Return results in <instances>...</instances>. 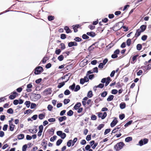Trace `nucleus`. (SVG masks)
Segmentation results:
<instances>
[{"instance_id":"obj_61","label":"nucleus","mask_w":151,"mask_h":151,"mask_svg":"<svg viewBox=\"0 0 151 151\" xmlns=\"http://www.w3.org/2000/svg\"><path fill=\"white\" fill-rule=\"evenodd\" d=\"M27 146L26 145H24L22 147V151H26Z\"/></svg>"},{"instance_id":"obj_22","label":"nucleus","mask_w":151,"mask_h":151,"mask_svg":"<svg viewBox=\"0 0 151 151\" xmlns=\"http://www.w3.org/2000/svg\"><path fill=\"white\" fill-rule=\"evenodd\" d=\"M66 119V117L65 116H64L60 117L58 119V120L60 122H62L63 121L65 120Z\"/></svg>"},{"instance_id":"obj_49","label":"nucleus","mask_w":151,"mask_h":151,"mask_svg":"<svg viewBox=\"0 0 151 151\" xmlns=\"http://www.w3.org/2000/svg\"><path fill=\"white\" fill-rule=\"evenodd\" d=\"M57 137L56 136H54L53 137H51L50 139V141L51 142H54L56 139Z\"/></svg>"},{"instance_id":"obj_43","label":"nucleus","mask_w":151,"mask_h":151,"mask_svg":"<svg viewBox=\"0 0 151 151\" xmlns=\"http://www.w3.org/2000/svg\"><path fill=\"white\" fill-rule=\"evenodd\" d=\"M75 86V84L74 83L72 85L70 86H69V88L71 89L72 90H73L74 89Z\"/></svg>"},{"instance_id":"obj_64","label":"nucleus","mask_w":151,"mask_h":151,"mask_svg":"<svg viewBox=\"0 0 151 151\" xmlns=\"http://www.w3.org/2000/svg\"><path fill=\"white\" fill-rule=\"evenodd\" d=\"M61 52L60 50L58 49L55 50V53L57 55H59Z\"/></svg>"},{"instance_id":"obj_21","label":"nucleus","mask_w":151,"mask_h":151,"mask_svg":"<svg viewBox=\"0 0 151 151\" xmlns=\"http://www.w3.org/2000/svg\"><path fill=\"white\" fill-rule=\"evenodd\" d=\"M51 89L49 88L45 89L44 91V92L46 93V94H51Z\"/></svg>"},{"instance_id":"obj_55","label":"nucleus","mask_w":151,"mask_h":151,"mask_svg":"<svg viewBox=\"0 0 151 151\" xmlns=\"http://www.w3.org/2000/svg\"><path fill=\"white\" fill-rule=\"evenodd\" d=\"M61 46V49L62 50H63L65 49V46L64 44L63 43H61L60 44Z\"/></svg>"},{"instance_id":"obj_12","label":"nucleus","mask_w":151,"mask_h":151,"mask_svg":"<svg viewBox=\"0 0 151 151\" xmlns=\"http://www.w3.org/2000/svg\"><path fill=\"white\" fill-rule=\"evenodd\" d=\"M69 80V78H68V79L65 81L60 83L58 86V88H61L65 84V83L67 82Z\"/></svg>"},{"instance_id":"obj_26","label":"nucleus","mask_w":151,"mask_h":151,"mask_svg":"<svg viewBox=\"0 0 151 151\" xmlns=\"http://www.w3.org/2000/svg\"><path fill=\"white\" fill-rule=\"evenodd\" d=\"M73 114V111L70 110L67 113V115L68 116H71Z\"/></svg>"},{"instance_id":"obj_7","label":"nucleus","mask_w":151,"mask_h":151,"mask_svg":"<svg viewBox=\"0 0 151 151\" xmlns=\"http://www.w3.org/2000/svg\"><path fill=\"white\" fill-rule=\"evenodd\" d=\"M11 93V95L9 96V99L11 100L14 99L16 96V95L17 94V93L16 91H14L12 92Z\"/></svg>"},{"instance_id":"obj_41","label":"nucleus","mask_w":151,"mask_h":151,"mask_svg":"<svg viewBox=\"0 0 151 151\" xmlns=\"http://www.w3.org/2000/svg\"><path fill=\"white\" fill-rule=\"evenodd\" d=\"M82 38L84 39H86L89 38V37L86 34H83L82 36Z\"/></svg>"},{"instance_id":"obj_3","label":"nucleus","mask_w":151,"mask_h":151,"mask_svg":"<svg viewBox=\"0 0 151 151\" xmlns=\"http://www.w3.org/2000/svg\"><path fill=\"white\" fill-rule=\"evenodd\" d=\"M56 133L58 136L60 137L61 138L63 139H64L66 137V135L65 134L63 133L61 131H58Z\"/></svg>"},{"instance_id":"obj_8","label":"nucleus","mask_w":151,"mask_h":151,"mask_svg":"<svg viewBox=\"0 0 151 151\" xmlns=\"http://www.w3.org/2000/svg\"><path fill=\"white\" fill-rule=\"evenodd\" d=\"M118 122V121L116 118H115L113 120L112 122H111L110 124V125L111 127H114Z\"/></svg>"},{"instance_id":"obj_4","label":"nucleus","mask_w":151,"mask_h":151,"mask_svg":"<svg viewBox=\"0 0 151 151\" xmlns=\"http://www.w3.org/2000/svg\"><path fill=\"white\" fill-rule=\"evenodd\" d=\"M33 98H32V100L36 101L39 99L41 97V95L39 94L34 93L33 95Z\"/></svg>"},{"instance_id":"obj_5","label":"nucleus","mask_w":151,"mask_h":151,"mask_svg":"<svg viewBox=\"0 0 151 151\" xmlns=\"http://www.w3.org/2000/svg\"><path fill=\"white\" fill-rule=\"evenodd\" d=\"M43 68L42 67L38 66L36 68L35 73V74H40Z\"/></svg>"},{"instance_id":"obj_6","label":"nucleus","mask_w":151,"mask_h":151,"mask_svg":"<svg viewBox=\"0 0 151 151\" xmlns=\"http://www.w3.org/2000/svg\"><path fill=\"white\" fill-rule=\"evenodd\" d=\"M98 116L99 118H101L102 119H104L107 116V114L106 112H104L103 113H98Z\"/></svg>"},{"instance_id":"obj_63","label":"nucleus","mask_w":151,"mask_h":151,"mask_svg":"<svg viewBox=\"0 0 151 151\" xmlns=\"http://www.w3.org/2000/svg\"><path fill=\"white\" fill-rule=\"evenodd\" d=\"M37 117V115L36 114L34 115L32 117V119L34 120H36Z\"/></svg>"},{"instance_id":"obj_29","label":"nucleus","mask_w":151,"mask_h":151,"mask_svg":"<svg viewBox=\"0 0 151 151\" xmlns=\"http://www.w3.org/2000/svg\"><path fill=\"white\" fill-rule=\"evenodd\" d=\"M132 139V138L131 137H128L125 138V141L127 142H129L131 141Z\"/></svg>"},{"instance_id":"obj_59","label":"nucleus","mask_w":151,"mask_h":151,"mask_svg":"<svg viewBox=\"0 0 151 151\" xmlns=\"http://www.w3.org/2000/svg\"><path fill=\"white\" fill-rule=\"evenodd\" d=\"M7 127H8L7 125V124L4 125L3 127V130L4 131H6L7 129Z\"/></svg>"},{"instance_id":"obj_1","label":"nucleus","mask_w":151,"mask_h":151,"mask_svg":"<svg viewBox=\"0 0 151 151\" xmlns=\"http://www.w3.org/2000/svg\"><path fill=\"white\" fill-rule=\"evenodd\" d=\"M124 144L123 142H120L117 143L114 146V148L116 151H118L122 149Z\"/></svg>"},{"instance_id":"obj_46","label":"nucleus","mask_w":151,"mask_h":151,"mask_svg":"<svg viewBox=\"0 0 151 151\" xmlns=\"http://www.w3.org/2000/svg\"><path fill=\"white\" fill-rule=\"evenodd\" d=\"M70 101V100L69 99H65L64 101V103L65 104H67Z\"/></svg>"},{"instance_id":"obj_25","label":"nucleus","mask_w":151,"mask_h":151,"mask_svg":"<svg viewBox=\"0 0 151 151\" xmlns=\"http://www.w3.org/2000/svg\"><path fill=\"white\" fill-rule=\"evenodd\" d=\"M114 96L112 95L109 96L107 99V101H109L112 100L114 98Z\"/></svg>"},{"instance_id":"obj_57","label":"nucleus","mask_w":151,"mask_h":151,"mask_svg":"<svg viewBox=\"0 0 151 151\" xmlns=\"http://www.w3.org/2000/svg\"><path fill=\"white\" fill-rule=\"evenodd\" d=\"M91 139V135H88L86 138V139L87 141H89Z\"/></svg>"},{"instance_id":"obj_50","label":"nucleus","mask_w":151,"mask_h":151,"mask_svg":"<svg viewBox=\"0 0 151 151\" xmlns=\"http://www.w3.org/2000/svg\"><path fill=\"white\" fill-rule=\"evenodd\" d=\"M132 120H130L127 123H126L124 125L125 127H127L128 126V125L131 124L132 123Z\"/></svg>"},{"instance_id":"obj_9","label":"nucleus","mask_w":151,"mask_h":151,"mask_svg":"<svg viewBox=\"0 0 151 151\" xmlns=\"http://www.w3.org/2000/svg\"><path fill=\"white\" fill-rule=\"evenodd\" d=\"M142 32V31H140V29H138L137 30L136 32V33L134 37H134H136L135 40L140 35Z\"/></svg>"},{"instance_id":"obj_27","label":"nucleus","mask_w":151,"mask_h":151,"mask_svg":"<svg viewBox=\"0 0 151 151\" xmlns=\"http://www.w3.org/2000/svg\"><path fill=\"white\" fill-rule=\"evenodd\" d=\"M93 96L92 92L91 91H89L87 94V96L89 98H91Z\"/></svg>"},{"instance_id":"obj_60","label":"nucleus","mask_w":151,"mask_h":151,"mask_svg":"<svg viewBox=\"0 0 151 151\" xmlns=\"http://www.w3.org/2000/svg\"><path fill=\"white\" fill-rule=\"evenodd\" d=\"M66 112V110H63V111H61L60 113V116H63L65 114Z\"/></svg>"},{"instance_id":"obj_30","label":"nucleus","mask_w":151,"mask_h":151,"mask_svg":"<svg viewBox=\"0 0 151 151\" xmlns=\"http://www.w3.org/2000/svg\"><path fill=\"white\" fill-rule=\"evenodd\" d=\"M64 59V56L63 55H61L59 56L58 58V59L60 61H62Z\"/></svg>"},{"instance_id":"obj_39","label":"nucleus","mask_w":151,"mask_h":151,"mask_svg":"<svg viewBox=\"0 0 151 151\" xmlns=\"http://www.w3.org/2000/svg\"><path fill=\"white\" fill-rule=\"evenodd\" d=\"M80 86L78 85H77L76 86V87L74 89V91L75 92L77 91L80 90Z\"/></svg>"},{"instance_id":"obj_33","label":"nucleus","mask_w":151,"mask_h":151,"mask_svg":"<svg viewBox=\"0 0 151 151\" xmlns=\"http://www.w3.org/2000/svg\"><path fill=\"white\" fill-rule=\"evenodd\" d=\"M127 45L129 46L131 44V40L130 39H128L127 41L126 42Z\"/></svg>"},{"instance_id":"obj_51","label":"nucleus","mask_w":151,"mask_h":151,"mask_svg":"<svg viewBox=\"0 0 151 151\" xmlns=\"http://www.w3.org/2000/svg\"><path fill=\"white\" fill-rule=\"evenodd\" d=\"M110 131V129H108L105 130L104 132V135H106L108 134Z\"/></svg>"},{"instance_id":"obj_34","label":"nucleus","mask_w":151,"mask_h":151,"mask_svg":"<svg viewBox=\"0 0 151 151\" xmlns=\"http://www.w3.org/2000/svg\"><path fill=\"white\" fill-rule=\"evenodd\" d=\"M7 112L9 114H12L13 113V111L12 108H10L7 110Z\"/></svg>"},{"instance_id":"obj_38","label":"nucleus","mask_w":151,"mask_h":151,"mask_svg":"<svg viewBox=\"0 0 151 151\" xmlns=\"http://www.w3.org/2000/svg\"><path fill=\"white\" fill-rule=\"evenodd\" d=\"M24 104L27 107H29L30 105V102L29 101H26Z\"/></svg>"},{"instance_id":"obj_23","label":"nucleus","mask_w":151,"mask_h":151,"mask_svg":"<svg viewBox=\"0 0 151 151\" xmlns=\"http://www.w3.org/2000/svg\"><path fill=\"white\" fill-rule=\"evenodd\" d=\"M24 137V135L23 134H20L18 135V139H23Z\"/></svg>"},{"instance_id":"obj_40","label":"nucleus","mask_w":151,"mask_h":151,"mask_svg":"<svg viewBox=\"0 0 151 151\" xmlns=\"http://www.w3.org/2000/svg\"><path fill=\"white\" fill-rule=\"evenodd\" d=\"M77 138H75L73 140H72V146H73L74 145L75 143L76 142L77 140Z\"/></svg>"},{"instance_id":"obj_15","label":"nucleus","mask_w":151,"mask_h":151,"mask_svg":"<svg viewBox=\"0 0 151 151\" xmlns=\"http://www.w3.org/2000/svg\"><path fill=\"white\" fill-rule=\"evenodd\" d=\"M81 104L80 103L78 102L75 105L74 107V108L75 110H77L79 109L80 107L81 106Z\"/></svg>"},{"instance_id":"obj_16","label":"nucleus","mask_w":151,"mask_h":151,"mask_svg":"<svg viewBox=\"0 0 151 151\" xmlns=\"http://www.w3.org/2000/svg\"><path fill=\"white\" fill-rule=\"evenodd\" d=\"M64 29L66 31V32L67 33H69L71 32V30L70 29L69 27L68 26L65 27Z\"/></svg>"},{"instance_id":"obj_32","label":"nucleus","mask_w":151,"mask_h":151,"mask_svg":"<svg viewBox=\"0 0 151 151\" xmlns=\"http://www.w3.org/2000/svg\"><path fill=\"white\" fill-rule=\"evenodd\" d=\"M63 140L61 139H58L56 145L57 146H59L62 142Z\"/></svg>"},{"instance_id":"obj_35","label":"nucleus","mask_w":151,"mask_h":151,"mask_svg":"<svg viewBox=\"0 0 151 151\" xmlns=\"http://www.w3.org/2000/svg\"><path fill=\"white\" fill-rule=\"evenodd\" d=\"M74 40L76 42H79L82 41V39L78 37H76Z\"/></svg>"},{"instance_id":"obj_47","label":"nucleus","mask_w":151,"mask_h":151,"mask_svg":"<svg viewBox=\"0 0 151 151\" xmlns=\"http://www.w3.org/2000/svg\"><path fill=\"white\" fill-rule=\"evenodd\" d=\"M104 84H103L100 83L99 84V85L97 86L96 87V88H102L104 86Z\"/></svg>"},{"instance_id":"obj_13","label":"nucleus","mask_w":151,"mask_h":151,"mask_svg":"<svg viewBox=\"0 0 151 151\" xmlns=\"http://www.w3.org/2000/svg\"><path fill=\"white\" fill-rule=\"evenodd\" d=\"M12 122H10L9 123L10 125V130L11 131H12L14 130V128L15 127V125L13 124Z\"/></svg>"},{"instance_id":"obj_62","label":"nucleus","mask_w":151,"mask_h":151,"mask_svg":"<svg viewBox=\"0 0 151 151\" xmlns=\"http://www.w3.org/2000/svg\"><path fill=\"white\" fill-rule=\"evenodd\" d=\"M125 117V115L124 114H123L121 115H119V117L120 119H123Z\"/></svg>"},{"instance_id":"obj_10","label":"nucleus","mask_w":151,"mask_h":151,"mask_svg":"<svg viewBox=\"0 0 151 151\" xmlns=\"http://www.w3.org/2000/svg\"><path fill=\"white\" fill-rule=\"evenodd\" d=\"M78 44L76 42H70L68 43V46L69 47H71L73 46H77Z\"/></svg>"},{"instance_id":"obj_54","label":"nucleus","mask_w":151,"mask_h":151,"mask_svg":"<svg viewBox=\"0 0 151 151\" xmlns=\"http://www.w3.org/2000/svg\"><path fill=\"white\" fill-rule=\"evenodd\" d=\"M36 105L34 103H32L31 104V106H30V108L31 109H33L36 106Z\"/></svg>"},{"instance_id":"obj_45","label":"nucleus","mask_w":151,"mask_h":151,"mask_svg":"<svg viewBox=\"0 0 151 151\" xmlns=\"http://www.w3.org/2000/svg\"><path fill=\"white\" fill-rule=\"evenodd\" d=\"M107 94V93L106 91H104L101 94V96L102 97H105Z\"/></svg>"},{"instance_id":"obj_24","label":"nucleus","mask_w":151,"mask_h":151,"mask_svg":"<svg viewBox=\"0 0 151 151\" xmlns=\"http://www.w3.org/2000/svg\"><path fill=\"white\" fill-rule=\"evenodd\" d=\"M126 104L125 103L122 102L120 104V107L121 109H124L125 107Z\"/></svg>"},{"instance_id":"obj_42","label":"nucleus","mask_w":151,"mask_h":151,"mask_svg":"<svg viewBox=\"0 0 151 151\" xmlns=\"http://www.w3.org/2000/svg\"><path fill=\"white\" fill-rule=\"evenodd\" d=\"M54 19V16H49L48 17V19L49 21H51Z\"/></svg>"},{"instance_id":"obj_53","label":"nucleus","mask_w":151,"mask_h":151,"mask_svg":"<svg viewBox=\"0 0 151 151\" xmlns=\"http://www.w3.org/2000/svg\"><path fill=\"white\" fill-rule=\"evenodd\" d=\"M48 121L50 122H54L55 121V118H51L49 119Z\"/></svg>"},{"instance_id":"obj_18","label":"nucleus","mask_w":151,"mask_h":151,"mask_svg":"<svg viewBox=\"0 0 151 151\" xmlns=\"http://www.w3.org/2000/svg\"><path fill=\"white\" fill-rule=\"evenodd\" d=\"M146 28V26L145 25H142L140 27V29L142 32H144Z\"/></svg>"},{"instance_id":"obj_28","label":"nucleus","mask_w":151,"mask_h":151,"mask_svg":"<svg viewBox=\"0 0 151 151\" xmlns=\"http://www.w3.org/2000/svg\"><path fill=\"white\" fill-rule=\"evenodd\" d=\"M29 131L30 132L33 134L36 133L37 132V130L36 129H29Z\"/></svg>"},{"instance_id":"obj_17","label":"nucleus","mask_w":151,"mask_h":151,"mask_svg":"<svg viewBox=\"0 0 151 151\" xmlns=\"http://www.w3.org/2000/svg\"><path fill=\"white\" fill-rule=\"evenodd\" d=\"M138 55H137L135 56H134L132 58V61H131V63L133 64H134L135 62V60H137V58L138 56Z\"/></svg>"},{"instance_id":"obj_20","label":"nucleus","mask_w":151,"mask_h":151,"mask_svg":"<svg viewBox=\"0 0 151 151\" xmlns=\"http://www.w3.org/2000/svg\"><path fill=\"white\" fill-rule=\"evenodd\" d=\"M106 83L105 84V86H106L109 83L110 81H111V78L109 77H108L106 79Z\"/></svg>"},{"instance_id":"obj_36","label":"nucleus","mask_w":151,"mask_h":151,"mask_svg":"<svg viewBox=\"0 0 151 151\" xmlns=\"http://www.w3.org/2000/svg\"><path fill=\"white\" fill-rule=\"evenodd\" d=\"M104 124H100L97 127V129L98 130H100L104 127Z\"/></svg>"},{"instance_id":"obj_44","label":"nucleus","mask_w":151,"mask_h":151,"mask_svg":"<svg viewBox=\"0 0 151 151\" xmlns=\"http://www.w3.org/2000/svg\"><path fill=\"white\" fill-rule=\"evenodd\" d=\"M147 36L146 35H143L141 38V39L143 41H145L146 40L147 38Z\"/></svg>"},{"instance_id":"obj_37","label":"nucleus","mask_w":151,"mask_h":151,"mask_svg":"<svg viewBox=\"0 0 151 151\" xmlns=\"http://www.w3.org/2000/svg\"><path fill=\"white\" fill-rule=\"evenodd\" d=\"M72 140H69L67 143V145L68 147H70L71 144L72 145Z\"/></svg>"},{"instance_id":"obj_11","label":"nucleus","mask_w":151,"mask_h":151,"mask_svg":"<svg viewBox=\"0 0 151 151\" xmlns=\"http://www.w3.org/2000/svg\"><path fill=\"white\" fill-rule=\"evenodd\" d=\"M32 85L31 84H29L27 85V89H26V91L28 92H31L32 91V90L31 89L32 87Z\"/></svg>"},{"instance_id":"obj_56","label":"nucleus","mask_w":151,"mask_h":151,"mask_svg":"<svg viewBox=\"0 0 151 151\" xmlns=\"http://www.w3.org/2000/svg\"><path fill=\"white\" fill-rule=\"evenodd\" d=\"M61 38L62 39H64L66 38V35L65 34H61L60 36Z\"/></svg>"},{"instance_id":"obj_14","label":"nucleus","mask_w":151,"mask_h":151,"mask_svg":"<svg viewBox=\"0 0 151 151\" xmlns=\"http://www.w3.org/2000/svg\"><path fill=\"white\" fill-rule=\"evenodd\" d=\"M86 34L87 35L90 36L92 37H94L96 35L95 33L93 32H88Z\"/></svg>"},{"instance_id":"obj_48","label":"nucleus","mask_w":151,"mask_h":151,"mask_svg":"<svg viewBox=\"0 0 151 151\" xmlns=\"http://www.w3.org/2000/svg\"><path fill=\"white\" fill-rule=\"evenodd\" d=\"M64 93L65 95H69L70 93V92L68 90H66L65 91Z\"/></svg>"},{"instance_id":"obj_19","label":"nucleus","mask_w":151,"mask_h":151,"mask_svg":"<svg viewBox=\"0 0 151 151\" xmlns=\"http://www.w3.org/2000/svg\"><path fill=\"white\" fill-rule=\"evenodd\" d=\"M45 116V114H40L38 116V117L40 119L42 120L44 119Z\"/></svg>"},{"instance_id":"obj_52","label":"nucleus","mask_w":151,"mask_h":151,"mask_svg":"<svg viewBox=\"0 0 151 151\" xmlns=\"http://www.w3.org/2000/svg\"><path fill=\"white\" fill-rule=\"evenodd\" d=\"M118 92V91L116 89H113L111 91V93L114 94H116Z\"/></svg>"},{"instance_id":"obj_31","label":"nucleus","mask_w":151,"mask_h":151,"mask_svg":"<svg viewBox=\"0 0 151 151\" xmlns=\"http://www.w3.org/2000/svg\"><path fill=\"white\" fill-rule=\"evenodd\" d=\"M142 48V46L140 44H138L137 46V49L138 50H140Z\"/></svg>"},{"instance_id":"obj_2","label":"nucleus","mask_w":151,"mask_h":151,"mask_svg":"<svg viewBox=\"0 0 151 151\" xmlns=\"http://www.w3.org/2000/svg\"><path fill=\"white\" fill-rule=\"evenodd\" d=\"M148 139L146 138H145L143 139H142L139 141V144H137V145H139L141 146L143 145L144 144H147L148 143Z\"/></svg>"},{"instance_id":"obj_58","label":"nucleus","mask_w":151,"mask_h":151,"mask_svg":"<svg viewBox=\"0 0 151 151\" xmlns=\"http://www.w3.org/2000/svg\"><path fill=\"white\" fill-rule=\"evenodd\" d=\"M80 143L82 145H84L86 144V140L84 139L82 140L81 142Z\"/></svg>"}]
</instances>
